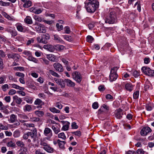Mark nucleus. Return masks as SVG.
<instances>
[{
    "instance_id": "f257e3e1",
    "label": "nucleus",
    "mask_w": 154,
    "mask_h": 154,
    "mask_svg": "<svg viewBox=\"0 0 154 154\" xmlns=\"http://www.w3.org/2000/svg\"><path fill=\"white\" fill-rule=\"evenodd\" d=\"M85 4L87 11L90 13H94L99 5L97 0H86Z\"/></svg>"
},
{
    "instance_id": "f03ea898",
    "label": "nucleus",
    "mask_w": 154,
    "mask_h": 154,
    "mask_svg": "<svg viewBox=\"0 0 154 154\" xmlns=\"http://www.w3.org/2000/svg\"><path fill=\"white\" fill-rule=\"evenodd\" d=\"M116 14L115 11H111L108 16L105 18V22L106 23L113 24L117 22Z\"/></svg>"
},
{
    "instance_id": "7ed1b4c3",
    "label": "nucleus",
    "mask_w": 154,
    "mask_h": 154,
    "mask_svg": "<svg viewBox=\"0 0 154 154\" xmlns=\"http://www.w3.org/2000/svg\"><path fill=\"white\" fill-rule=\"evenodd\" d=\"M50 38V35L48 33H46L45 34H43L41 38L39 37H38L37 38V40L38 42L46 44L47 43L48 41Z\"/></svg>"
},
{
    "instance_id": "20e7f679",
    "label": "nucleus",
    "mask_w": 154,
    "mask_h": 154,
    "mask_svg": "<svg viewBox=\"0 0 154 154\" xmlns=\"http://www.w3.org/2000/svg\"><path fill=\"white\" fill-rule=\"evenodd\" d=\"M142 72L149 76L154 77V70H151L150 68L143 66L141 68Z\"/></svg>"
},
{
    "instance_id": "39448f33",
    "label": "nucleus",
    "mask_w": 154,
    "mask_h": 154,
    "mask_svg": "<svg viewBox=\"0 0 154 154\" xmlns=\"http://www.w3.org/2000/svg\"><path fill=\"white\" fill-rule=\"evenodd\" d=\"M72 77L77 83H80L82 81V77L78 72L75 71L72 74Z\"/></svg>"
},
{
    "instance_id": "423d86ee",
    "label": "nucleus",
    "mask_w": 154,
    "mask_h": 154,
    "mask_svg": "<svg viewBox=\"0 0 154 154\" xmlns=\"http://www.w3.org/2000/svg\"><path fill=\"white\" fill-rule=\"evenodd\" d=\"M54 80L61 88H65L66 85L65 79L63 80L62 79L54 78Z\"/></svg>"
},
{
    "instance_id": "0eeeda50",
    "label": "nucleus",
    "mask_w": 154,
    "mask_h": 154,
    "mask_svg": "<svg viewBox=\"0 0 154 154\" xmlns=\"http://www.w3.org/2000/svg\"><path fill=\"white\" fill-rule=\"evenodd\" d=\"M53 67L57 71L62 72L63 71L64 69L62 65L59 63L56 62L53 65Z\"/></svg>"
},
{
    "instance_id": "6e6552de",
    "label": "nucleus",
    "mask_w": 154,
    "mask_h": 154,
    "mask_svg": "<svg viewBox=\"0 0 154 154\" xmlns=\"http://www.w3.org/2000/svg\"><path fill=\"white\" fill-rule=\"evenodd\" d=\"M152 130L151 129L148 127H145L143 128L140 131V134L143 136H146L147 134L151 132Z\"/></svg>"
},
{
    "instance_id": "1a4fd4ad",
    "label": "nucleus",
    "mask_w": 154,
    "mask_h": 154,
    "mask_svg": "<svg viewBox=\"0 0 154 154\" xmlns=\"http://www.w3.org/2000/svg\"><path fill=\"white\" fill-rule=\"evenodd\" d=\"M44 134L45 136L48 137L47 139L50 138L52 136V131L48 128H45Z\"/></svg>"
},
{
    "instance_id": "9d476101",
    "label": "nucleus",
    "mask_w": 154,
    "mask_h": 154,
    "mask_svg": "<svg viewBox=\"0 0 154 154\" xmlns=\"http://www.w3.org/2000/svg\"><path fill=\"white\" fill-rule=\"evenodd\" d=\"M29 136L33 139L34 142L35 141V137L37 136V130L35 128H34L32 132H29Z\"/></svg>"
},
{
    "instance_id": "9b49d317",
    "label": "nucleus",
    "mask_w": 154,
    "mask_h": 154,
    "mask_svg": "<svg viewBox=\"0 0 154 154\" xmlns=\"http://www.w3.org/2000/svg\"><path fill=\"white\" fill-rule=\"evenodd\" d=\"M8 56L9 58H11L15 59V60L17 61V60L19 59L20 56L19 55L17 54H14L11 53L8 54Z\"/></svg>"
},
{
    "instance_id": "f8f14e48",
    "label": "nucleus",
    "mask_w": 154,
    "mask_h": 154,
    "mask_svg": "<svg viewBox=\"0 0 154 154\" xmlns=\"http://www.w3.org/2000/svg\"><path fill=\"white\" fill-rule=\"evenodd\" d=\"M34 104L36 105H39V106L37 107V108H42V106L44 105V103L41 99L38 98L35 101Z\"/></svg>"
},
{
    "instance_id": "ddd939ff",
    "label": "nucleus",
    "mask_w": 154,
    "mask_h": 154,
    "mask_svg": "<svg viewBox=\"0 0 154 154\" xmlns=\"http://www.w3.org/2000/svg\"><path fill=\"white\" fill-rule=\"evenodd\" d=\"M118 75L117 73H110L109 75V80L110 82H112L115 81L117 78Z\"/></svg>"
},
{
    "instance_id": "4468645a",
    "label": "nucleus",
    "mask_w": 154,
    "mask_h": 154,
    "mask_svg": "<svg viewBox=\"0 0 154 154\" xmlns=\"http://www.w3.org/2000/svg\"><path fill=\"white\" fill-rule=\"evenodd\" d=\"M123 114L122 110L121 109H119L117 110L116 113V117L117 119H120L122 117Z\"/></svg>"
},
{
    "instance_id": "2eb2a0df",
    "label": "nucleus",
    "mask_w": 154,
    "mask_h": 154,
    "mask_svg": "<svg viewBox=\"0 0 154 154\" xmlns=\"http://www.w3.org/2000/svg\"><path fill=\"white\" fill-rule=\"evenodd\" d=\"M57 143L59 147L61 149L64 150L65 149L64 145L66 142L64 141H61L60 140H57Z\"/></svg>"
},
{
    "instance_id": "dca6fc26",
    "label": "nucleus",
    "mask_w": 154,
    "mask_h": 154,
    "mask_svg": "<svg viewBox=\"0 0 154 154\" xmlns=\"http://www.w3.org/2000/svg\"><path fill=\"white\" fill-rule=\"evenodd\" d=\"M47 57L50 61L52 62L57 61V59L56 57L52 54H49L47 55Z\"/></svg>"
},
{
    "instance_id": "f3484780",
    "label": "nucleus",
    "mask_w": 154,
    "mask_h": 154,
    "mask_svg": "<svg viewBox=\"0 0 154 154\" xmlns=\"http://www.w3.org/2000/svg\"><path fill=\"white\" fill-rule=\"evenodd\" d=\"M133 85L130 83H127L125 85V89L130 92H131L133 90Z\"/></svg>"
},
{
    "instance_id": "a211bd4d",
    "label": "nucleus",
    "mask_w": 154,
    "mask_h": 154,
    "mask_svg": "<svg viewBox=\"0 0 154 154\" xmlns=\"http://www.w3.org/2000/svg\"><path fill=\"white\" fill-rule=\"evenodd\" d=\"M65 83H66L67 86L70 87H74L75 85V83L69 79H65Z\"/></svg>"
},
{
    "instance_id": "6ab92c4d",
    "label": "nucleus",
    "mask_w": 154,
    "mask_h": 154,
    "mask_svg": "<svg viewBox=\"0 0 154 154\" xmlns=\"http://www.w3.org/2000/svg\"><path fill=\"white\" fill-rule=\"evenodd\" d=\"M151 84L150 82L148 79H147L146 81L144 84L145 90V91H147L149 88L151 89Z\"/></svg>"
},
{
    "instance_id": "aec40b11",
    "label": "nucleus",
    "mask_w": 154,
    "mask_h": 154,
    "mask_svg": "<svg viewBox=\"0 0 154 154\" xmlns=\"http://www.w3.org/2000/svg\"><path fill=\"white\" fill-rule=\"evenodd\" d=\"M13 99L14 101L19 104H20L22 101L20 98L18 97L17 95H15L13 96Z\"/></svg>"
},
{
    "instance_id": "412c9836",
    "label": "nucleus",
    "mask_w": 154,
    "mask_h": 154,
    "mask_svg": "<svg viewBox=\"0 0 154 154\" xmlns=\"http://www.w3.org/2000/svg\"><path fill=\"white\" fill-rule=\"evenodd\" d=\"M42 148L48 152L51 153L54 151V149L51 147L48 144L46 146L42 147Z\"/></svg>"
},
{
    "instance_id": "4be33fe9",
    "label": "nucleus",
    "mask_w": 154,
    "mask_h": 154,
    "mask_svg": "<svg viewBox=\"0 0 154 154\" xmlns=\"http://www.w3.org/2000/svg\"><path fill=\"white\" fill-rule=\"evenodd\" d=\"M6 145L8 147L14 148L16 146L15 143L12 140H11L8 142L6 144Z\"/></svg>"
},
{
    "instance_id": "5701e85b",
    "label": "nucleus",
    "mask_w": 154,
    "mask_h": 154,
    "mask_svg": "<svg viewBox=\"0 0 154 154\" xmlns=\"http://www.w3.org/2000/svg\"><path fill=\"white\" fill-rule=\"evenodd\" d=\"M153 107L154 106L153 103H151L146 104V109L147 111H150L151 110Z\"/></svg>"
},
{
    "instance_id": "b1692460",
    "label": "nucleus",
    "mask_w": 154,
    "mask_h": 154,
    "mask_svg": "<svg viewBox=\"0 0 154 154\" xmlns=\"http://www.w3.org/2000/svg\"><path fill=\"white\" fill-rule=\"evenodd\" d=\"M54 40L57 43L61 42H63L62 40L59 37L58 35L55 34L54 35Z\"/></svg>"
},
{
    "instance_id": "393cba45",
    "label": "nucleus",
    "mask_w": 154,
    "mask_h": 154,
    "mask_svg": "<svg viewBox=\"0 0 154 154\" xmlns=\"http://www.w3.org/2000/svg\"><path fill=\"white\" fill-rule=\"evenodd\" d=\"M34 113L38 117H42L44 115V112L42 111L36 110L35 111Z\"/></svg>"
},
{
    "instance_id": "a878e982",
    "label": "nucleus",
    "mask_w": 154,
    "mask_h": 154,
    "mask_svg": "<svg viewBox=\"0 0 154 154\" xmlns=\"http://www.w3.org/2000/svg\"><path fill=\"white\" fill-rule=\"evenodd\" d=\"M24 21L27 24H30L32 23V18L29 16H27L25 19Z\"/></svg>"
},
{
    "instance_id": "bb28decb",
    "label": "nucleus",
    "mask_w": 154,
    "mask_h": 154,
    "mask_svg": "<svg viewBox=\"0 0 154 154\" xmlns=\"http://www.w3.org/2000/svg\"><path fill=\"white\" fill-rule=\"evenodd\" d=\"M11 87L17 89H18L21 90H23L24 89V88L23 87H21L18 85H17L14 84H13L11 85Z\"/></svg>"
},
{
    "instance_id": "cd10ccee",
    "label": "nucleus",
    "mask_w": 154,
    "mask_h": 154,
    "mask_svg": "<svg viewBox=\"0 0 154 154\" xmlns=\"http://www.w3.org/2000/svg\"><path fill=\"white\" fill-rule=\"evenodd\" d=\"M70 124V123L69 122L66 121V124L63 126L62 128V130L64 131H67L68 130Z\"/></svg>"
},
{
    "instance_id": "c85d7f7f",
    "label": "nucleus",
    "mask_w": 154,
    "mask_h": 154,
    "mask_svg": "<svg viewBox=\"0 0 154 154\" xmlns=\"http://www.w3.org/2000/svg\"><path fill=\"white\" fill-rule=\"evenodd\" d=\"M32 109V108L30 105L26 104L23 107V110L28 112L30 111Z\"/></svg>"
},
{
    "instance_id": "c756f323",
    "label": "nucleus",
    "mask_w": 154,
    "mask_h": 154,
    "mask_svg": "<svg viewBox=\"0 0 154 154\" xmlns=\"http://www.w3.org/2000/svg\"><path fill=\"white\" fill-rule=\"evenodd\" d=\"M16 119V116L14 114H11L10 116V121L12 123L15 122Z\"/></svg>"
},
{
    "instance_id": "7c9ffc66",
    "label": "nucleus",
    "mask_w": 154,
    "mask_h": 154,
    "mask_svg": "<svg viewBox=\"0 0 154 154\" xmlns=\"http://www.w3.org/2000/svg\"><path fill=\"white\" fill-rule=\"evenodd\" d=\"M16 26L17 30L20 32H23V28L22 26L20 23H17L16 24Z\"/></svg>"
},
{
    "instance_id": "2f4dec72",
    "label": "nucleus",
    "mask_w": 154,
    "mask_h": 154,
    "mask_svg": "<svg viewBox=\"0 0 154 154\" xmlns=\"http://www.w3.org/2000/svg\"><path fill=\"white\" fill-rule=\"evenodd\" d=\"M50 73L52 75L57 78H60V75L57 72L52 70L49 71Z\"/></svg>"
},
{
    "instance_id": "473e14b6",
    "label": "nucleus",
    "mask_w": 154,
    "mask_h": 154,
    "mask_svg": "<svg viewBox=\"0 0 154 154\" xmlns=\"http://www.w3.org/2000/svg\"><path fill=\"white\" fill-rule=\"evenodd\" d=\"M18 116L20 119H28L29 118L27 116L24 114H19Z\"/></svg>"
},
{
    "instance_id": "72a5a7b5",
    "label": "nucleus",
    "mask_w": 154,
    "mask_h": 154,
    "mask_svg": "<svg viewBox=\"0 0 154 154\" xmlns=\"http://www.w3.org/2000/svg\"><path fill=\"white\" fill-rule=\"evenodd\" d=\"M32 2L30 1H27L23 5L24 8H28L31 6Z\"/></svg>"
},
{
    "instance_id": "f704fd0d",
    "label": "nucleus",
    "mask_w": 154,
    "mask_h": 154,
    "mask_svg": "<svg viewBox=\"0 0 154 154\" xmlns=\"http://www.w3.org/2000/svg\"><path fill=\"white\" fill-rule=\"evenodd\" d=\"M58 137L59 138H61L63 140H65L66 138V137L63 132L59 133L58 134Z\"/></svg>"
},
{
    "instance_id": "c9c22d12",
    "label": "nucleus",
    "mask_w": 154,
    "mask_h": 154,
    "mask_svg": "<svg viewBox=\"0 0 154 154\" xmlns=\"http://www.w3.org/2000/svg\"><path fill=\"white\" fill-rule=\"evenodd\" d=\"M51 128L56 134L60 131V129L58 127H55L54 126H52Z\"/></svg>"
},
{
    "instance_id": "e433bc0d",
    "label": "nucleus",
    "mask_w": 154,
    "mask_h": 154,
    "mask_svg": "<svg viewBox=\"0 0 154 154\" xmlns=\"http://www.w3.org/2000/svg\"><path fill=\"white\" fill-rule=\"evenodd\" d=\"M10 5L9 2H6L2 1H0V5L3 6H9Z\"/></svg>"
},
{
    "instance_id": "4c0bfd02",
    "label": "nucleus",
    "mask_w": 154,
    "mask_h": 154,
    "mask_svg": "<svg viewBox=\"0 0 154 154\" xmlns=\"http://www.w3.org/2000/svg\"><path fill=\"white\" fill-rule=\"evenodd\" d=\"M139 94V91H137L133 94V98L134 99H137L138 98Z\"/></svg>"
},
{
    "instance_id": "58836bf2",
    "label": "nucleus",
    "mask_w": 154,
    "mask_h": 154,
    "mask_svg": "<svg viewBox=\"0 0 154 154\" xmlns=\"http://www.w3.org/2000/svg\"><path fill=\"white\" fill-rule=\"evenodd\" d=\"M16 144L18 146H20L21 147H24V146H25V145L23 142L21 141H17L16 142Z\"/></svg>"
},
{
    "instance_id": "ea45409f",
    "label": "nucleus",
    "mask_w": 154,
    "mask_h": 154,
    "mask_svg": "<svg viewBox=\"0 0 154 154\" xmlns=\"http://www.w3.org/2000/svg\"><path fill=\"white\" fill-rule=\"evenodd\" d=\"M93 40L94 38L93 37L90 35L87 36L86 39L87 42L90 43H91Z\"/></svg>"
},
{
    "instance_id": "a19ab883",
    "label": "nucleus",
    "mask_w": 154,
    "mask_h": 154,
    "mask_svg": "<svg viewBox=\"0 0 154 154\" xmlns=\"http://www.w3.org/2000/svg\"><path fill=\"white\" fill-rule=\"evenodd\" d=\"M20 135V132L19 131H15L14 133L13 136L15 137H18Z\"/></svg>"
},
{
    "instance_id": "79ce46f5",
    "label": "nucleus",
    "mask_w": 154,
    "mask_h": 154,
    "mask_svg": "<svg viewBox=\"0 0 154 154\" xmlns=\"http://www.w3.org/2000/svg\"><path fill=\"white\" fill-rule=\"evenodd\" d=\"M72 134H74L76 136L80 137L81 135V132L79 131H76L72 132L71 133Z\"/></svg>"
},
{
    "instance_id": "37998d69",
    "label": "nucleus",
    "mask_w": 154,
    "mask_h": 154,
    "mask_svg": "<svg viewBox=\"0 0 154 154\" xmlns=\"http://www.w3.org/2000/svg\"><path fill=\"white\" fill-rule=\"evenodd\" d=\"M28 59L29 61H32L35 63H37V60L35 58L32 56H30L28 57Z\"/></svg>"
},
{
    "instance_id": "c03bdc74",
    "label": "nucleus",
    "mask_w": 154,
    "mask_h": 154,
    "mask_svg": "<svg viewBox=\"0 0 154 154\" xmlns=\"http://www.w3.org/2000/svg\"><path fill=\"white\" fill-rule=\"evenodd\" d=\"M1 88L4 91H5L9 88L8 85L7 84H5L4 85H3L2 87Z\"/></svg>"
},
{
    "instance_id": "a18cd8bd",
    "label": "nucleus",
    "mask_w": 154,
    "mask_h": 154,
    "mask_svg": "<svg viewBox=\"0 0 154 154\" xmlns=\"http://www.w3.org/2000/svg\"><path fill=\"white\" fill-rule=\"evenodd\" d=\"M50 110L51 112L55 113H59L60 112V111L59 110L57 109L54 107L51 108Z\"/></svg>"
},
{
    "instance_id": "49530a36",
    "label": "nucleus",
    "mask_w": 154,
    "mask_h": 154,
    "mask_svg": "<svg viewBox=\"0 0 154 154\" xmlns=\"http://www.w3.org/2000/svg\"><path fill=\"white\" fill-rule=\"evenodd\" d=\"M56 26L58 29V31L62 30L63 29V26L62 25L60 26L59 23H57L56 25Z\"/></svg>"
},
{
    "instance_id": "de8ad7c7",
    "label": "nucleus",
    "mask_w": 154,
    "mask_h": 154,
    "mask_svg": "<svg viewBox=\"0 0 154 154\" xmlns=\"http://www.w3.org/2000/svg\"><path fill=\"white\" fill-rule=\"evenodd\" d=\"M12 36L15 37L17 35V32L16 30H10V31Z\"/></svg>"
},
{
    "instance_id": "09e8293b",
    "label": "nucleus",
    "mask_w": 154,
    "mask_h": 154,
    "mask_svg": "<svg viewBox=\"0 0 154 154\" xmlns=\"http://www.w3.org/2000/svg\"><path fill=\"white\" fill-rule=\"evenodd\" d=\"M8 128L7 126H4L2 123H0V129L3 130H7Z\"/></svg>"
},
{
    "instance_id": "8fccbe9b",
    "label": "nucleus",
    "mask_w": 154,
    "mask_h": 154,
    "mask_svg": "<svg viewBox=\"0 0 154 154\" xmlns=\"http://www.w3.org/2000/svg\"><path fill=\"white\" fill-rule=\"evenodd\" d=\"M119 68V67L117 66L115 67L112 68L110 71V73L112 72V73H116V72Z\"/></svg>"
},
{
    "instance_id": "3c124183",
    "label": "nucleus",
    "mask_w": 154,
    "mask_h": 154,
    "mask_svg": "<svg viewBox=\"0 0 154 154\" xmlns=\"http://www.w3.org/2000/svg\"><path fill=\"white\" fill-rule=\"evenodd\" d=\"M144 151L142 149H138L137 151L136 152L135 154H143Z\"/></svg>"
},
{
    "instance_id": "603ef678",
    "label": "nucleus",
    "mask_w": 154,
    "mask_h": 154,
    "mask_svg": "<svg viewBox=\"0 0 154 154\" xmlns=\"http://www.w3.org/2000/svg\"><path fill=\"white\" fill-rule=\"evenodd\" d=\"M64 31L65 33L66 34H69L70 32L69 27L68 26H66L64 27Z\"/></svg>"
},
{
    "instance_id": "864d4df0",
    "label": "nucleus",
    "mask_w": 154,
    "mask_h": 154,
    "mask_svg": "<svg viewBox=\"0 0 154 154\" xmlns=\"http://www.w3.org/2000/svg\"><path fill=\"white\" fill-rule=\"evenodd\" d=\"M133 75L135 77L137 78L140 75L139 72L137 71H134L133 72Z\"/></svg>"
},
{
    "instance_id": "5fc2aeb1",
    "label": "nucleus",
    "mask_w": 154,
    "mask_h": 154,
    "mask_svg": "<svg viewBox=\"0 0 154 154\" xmlns=\"http://www.w3.org/2000/svg\"><path fill=\"white\" fill-rule=\"evenodd\" d=\"M34 18L35 20L39 22H41L42 20L41 18L37 15H34Z\"/></svg>"
},
{
    "instance_id": "6e6d98bb",
    "label": "nucleus",
    "mask_w": 154,
    "mask_h": 154,
    "mask_svg": "<svg viewBox=\"0 0 154 154\" xmlns=\"http://www.w3.org/2000/svg\"><path fill=\"white\" fill-rule=\"evenodd\" d=\"M15 75L17 76L20 77H24L25 76V75L24 74L19 72H16L15 73Z\"/></svg>"
},
{
    "instance_id": "4d7b16f0",
    "label": "nucleus",
    "mask_w": 154,
    "mask_h": 154,
    "mask_svg": "<svg viewBox=\"0 0 154 154\" xmlns=\"http://www.w3.org/2000/svg\"><path fill=\"white\" fill-rule=\"evenodd\" d=\"M2 15L5 17H6V18L8 19V20H11V17L5 12H3L2 13Z\"/></svg>"
},
{
    "instance_id": "13d9d810",
    "label": "nucleus",
    "mask_w": 154,
    "mask_h": 154,
    "mask_svg": "<svg viewBox=\"0 0 154 154\" xmlns=\"http://www.w3.org/2000/svg\"><path fill=\"white\" fill-rule=\"evenodd\" d=\"M71 126L72 129H76L78 128V126L75 122H73L72 123Z\"/></svg>"
},
{
    "instance_id": "bf43d9fd",
    "label": "nucleus",
    "mask_w": 154,
    "mask_h": 154,
    "mask_svg": "<svg viewBox=\"0 0 154 154\" xmlns=\"http://www.w3.org/2000/svg\"><path fill=\"white\" fill-rule=\"evenodd\" d=\"M42 150L41 149H38L35 150V154H45V153H43Z\"/></svg>"
},
{
    "instance_id": "052dcab7",
    "label": "nucleus",
    "mask_w": 154,
    "mask_h": 154,
    "mask_svg": "<svg viewBox=\"0 0 154 154\" xmlns=\"http://www.w3.org/2000/svg\"><path fill=\"white\" fill-rule=\"evenodd\" d=\"M34 38H32L30 40L27 41L26 42V45H29L31 43H34Z\"/></svg>"
},
{
    "instance_id": "680f3d73",
    "label": "nucleus",
    "mask_w": 154,
    "mask_h": 154,
    "mask_svg": "<svg viewBox=\"0 0 154 154\" xmlns=\"http://www.w3.org/2000/svg\"><path fill=\"white\" fill-rule=\"evenodd\" d=\"M27 149L26 147H23V150L19 153V154H27Z\"/></svg>"
},
{
    "instance_id": "e2e57ef3",
    "label": "nucleus",
    "mask_w": 154,
    "mask_h": 154,
    "mask_svg": "<svg viewBox=\"0 0 154 154\" xmlns=\"http://www.w3.org/2000/svg\"><path fill=\"white\" fill-rule=\"evenodd\" d=\"M25 100L28 103H32V100L30 97H26L25 98Z\"/></svg>"
},
{
    "instance_id": "0e129e2a",
    "label": "nucleus",
    "mask_w": 154,
    "mask_h": 154,
    "mask_svg": "<svg viewBox=\"0 0 154 154\" xmlns=\"http://www.w3.org/2000/svg\"><path fill=\"white\" fill-rule=\"evenodd\" d=\"M38 96L41 99H45L46 98V95L44 93H39L38 94Z\"/></svg>"
},
{
    "instance_id": "69168bd1",
    "label": "nucleus",
    "mask_w": 154,
    "mask_h": 154,
    "mask_svg": "<svg viewBox=\"0 0 154 154\" xmlns=\"http://www.w3.org/2000/svg\"><path fill=\"white\" fill-rule=\"evenodd\" d=\"M16 93V91L14 89H11L9 93L8 94L10 95H12Z\"/></svg>"
},
{
    "instance_id": "338daca9",
    "label": "nucleus",
    "mask_w": 154,
    "mask_h": 154,
    "mask_svg": "<svg viewBox=\"0 0 154 154\" xmlns=\"http://www.w3.org/2000/svg\"><path fill=\"white\" fill-rule=\"evenodd\" d=\"M42 11V10L41 8L35 9V13L36 14H38L41 13Z\"/></svg>"
},
{
    "instance_id": "774afa93",
    "label": "nucleus",
    "mask_w": 154,
    "mask_h": 154,
    "mask_svg": "<svg viewBox=\"0 0 154 154\" xmlns=\"http://www.w3.org/2000/svg\"><path fill=\"white\" fill-rule=\"evenodd\" d=\"M88 28L90 29H92L94 26V22L90 23L88 25Z\"/></svg>"
}]
</instances>
